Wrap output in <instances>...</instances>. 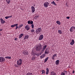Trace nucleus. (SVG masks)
Returning <instances> with one entry per match:
<instances>
[{
	"mask_svg": "<svg viewBox=\"0 0 75 75\" xmlns=\"http://www.w3.org/2000/svg\"><path fill=\"white\" fill-rule=\"evenodd\" d=\"M22 59H19L17 61L16 63L18 66H20L22 64Z\"/></svg>",
	"mask_w": 75,
	"mask_h": 75,
	"instance_id": "1",
	"label": "nucleus"
},
{
	"mask_svg": "<svg viewBox=\"0 0 75 75\" xmlns=\"http://www.w3.org/2000/svg\"><path fill=\"white\" fill-rule=\"evenodd\" d=\"M35 49L37 51H41L42 49V47H41V45H40L37 46L36 47Z\"/></svg>",
	"mask_w": 75,
	"mask_h": 75,
	"instance_id": "2",
	"label": "nucleus"
},
{
	"mask_svg": "<svg viewBox=\"0 0 75 75\" xmlns=\"http://www.w3.org/2000/svg\"><path fill=\"white\" fill-rule=\"evenodd\" d=\"M41 31V28H40L37 29L36 30V33L37 34H39L40 32Z\"/></svg>",
	"mask_w": 75,
	"mask_h": 75,
	"instance_id": "3",
	"label": "nucleus"
},
{
	"mask_svg": "<svg viewBox=\"0 0 75 75\" xmlns=\"http://www.w3.org/2000/svg\"><path fill=\"white\" fill-rule=\"evenodd\" d=\"M6 61V59L3 57H0V62H3Z\"/></svg>",
	"mask_w": 75,
	"mask_h": 75,
	"instance_id": "4",
	"label": "nucleus"
},
{
	"mask_svg": "<svg viewBox=\"0 0 75 75\" xmlns=\"http://www.w3.org/2000/svg\"><path fill=\"white\" fill-rule=\"evenodd\" d=\"M49 5V3L48 2H46L44 4V6L46 8L48 7Z\"/></svg>",
	"mask_w": 75,
	"mask_h": 75,
	"instance_id": "5",
	"label": "nucleus"
},
{
	"mask_svg": "<svg viewBox=\"0 0 75 75\" xmlns=\"http://www.w3.org/2000/svg\"><path fill=\"white\" fill-rule=\"evenodd\" d=\"M31 10H32L31 12L32 13H34L35 12V7L33 6H32L31 7Z\"/></svg>",
	"mask_w": 75,
	"mask_h": 75,
	"instance_id": "6",
	"label": "nucleus"
},
{
	"mask_svg": "<svg viewBox=\"0 0 75 75\" xmlns=\"http://www.w3.org/2000/svg\"><path fill=\"white\" fill-rule=\"evenodd\" d=\"M75 27L74 26H72L70 28L69 30L70 31L72 32H73V31H74V30H75Z\"/></svg>",
	"mask_w": 75,
	"mask_h": 75,
	"instance_id": "7",
	"label": "nucleus"
},
{
	"mask_svg": "<svg viewBox=\"0 0 75 75\" xmlns=\"http://www.w3.org/2000/svg\"><path fill=\"white\" fill-rule=\"evenodd\" d=\"M44 38V35H40L39 38V40H42Z\"/></svg>",
	"mask_w": 75,
	"mask_h": 75,
	"instance_id": "8",
	"label": "nucleus"
},
{
	"mask_svg": "<svg viewBox=\"0 0 75 75\" xmlns=\"http://www.w3.org/2000/svg\"><path fill=\"white\" fill-rule=\"evenodd\" d=\"M25 29H26L27 31H28L30 29V26L28 25H27L25 27Z\"/></svg>",
	"mask_w": 75,
	"mask_h": 75,
	"instance_id": "9",
	"label": "nucleus"
},
{
	"mask_svg": "<svg viewBox=\"0 0 75 75\" xmlns=\"http://www.w3.org/2000/svg\"><path fill=\"white\" fill-rule=\"evenodd\" d=\"M0 21L1 24H4V23H5L6 22L5 21L3 20V19L2 18H0Z\"/></svg>",
	"mask_w": 75,
	"mask_h": 75,
	"instance_id": "10",
	"label": "nucleus"
},
{
	"mask_svg": "<svg viewBox=\"0 0 75 75\" xmlns=\"http://www.w3.org/2000/svg\"><path fill=\"white\" fill-rule=\"evenodd\" d=\"M57 55L56 54H54L51 57V58L53 60H54L55 59V57L57 56Z\"/></svg>",
	"mask_w": 75,
	"mask_h": 75,
	"instance_id": "11",
	"label": "nucleus"
},
{
	"mask_svg": "<svg viewBox=\"0 0 75 75\" xmlns=\"http://www.w3.org/2000/svg\"><path fill=\"white\" fill-rule=\"evenodd\" d=\"M28 38H29V36H28V35H26L24 36V40H25L26 39H28Z\"/></svg>",
	"mask_w": 75,
	"mask_h": 75,
	"instance_id": "12",
	"label": "nucleus"
},
{
	"mask_svg": "<svg viewBox=\"0 0 75 75\" xmlns=\"http://www.w3.org/2000/svg\"><path fill=\"white\" fill-rule=\"evenodd\" d=\"M49 53V50H48V49L46 48L45 52V54H47Z\"/></svg>",
	"mask_w": 75,
	"mask_h": 75,
	"instance_id": "13",
	"label": "nucleus"
},
{
	"mask_svg": "<svg viewBox=\"0 0 75 75\" xmlns=\"http://www.w3.org/2000/svg\"><path fill=\"white\" fill-rule=\"evenodd\" d=\"M23 54H24L25 55H28V52L27 50H25L23 52Z\"/></svg>",
	"mask_w": 75,
	"mask_h": 75,
	"instance_id": "14",
	"label": "nucleus"
},
{
	"mask_svg": "<svg viewBox=\"0 0 75 75\" xmlns=\"http://www.w3.org/2000/svg\"><path fill=\"white\" fill-rule=\"evenodd\" d=\"M33 21H28V23L29 24H33Z\"/></svg>",
	"mask_w": 75,
	"mask_h": 75,
	"instance_id": "15",
	"label": "nucleus"
},
{
	"mask_svg": "<svg viewBox=\"0 0 75 75\" xmlns=\"http://www.w3.org/2000/svg\"><path fill=\"white\" fill-rule=\"evenodd\" d=\"M59 60H57L55 62V64L56 65H59Z\"/></svg>",
	"mask_w": 75,
	"mask_h": 75,
	"instance_id": "16",
	"label": "nucleus"
},
{
	"mask_svg": "<svg viewBox=\"0 0 75 75\" xmlns=\"http://www.w3.org/2000/svg\"><path fill=\"white\" fill-rule=\"evenodd\" d=\"M74 43H75V42L74 41V40L73 39L72 40V41L70 43V45H73L74 44Z\"/></svg>",
	"mask_w": 75,
	"mask_h": 75,
	"instance_id": "17",
	"label": "nucleus"
},
{
	"mask_svg": "<svg viewBox=\"0 0 75 75\" xmlns=\"http://www.w3.org/2000/svg\"><path fill=\"white\" fill-rule=\"evenodd\" d=\"M50 75H56V73L54 72V71H52L51 72Z\"/></svg>",
	"mask_w": 75,
	"mask_h": 75,
	"instance_id": "18",
	"label": "nucleus"
},
{
	"mask_svg": "<svg viewBox=\"0 0 75 75\" xmlns=\"http://www.w3.org/2000/svg\"><path fill=\"white\" fill-rule=\"evenodd\" d=\"M46 48H47V45H45L42 48V51H44L45 49H46Z\"/></svg>",
	"mask_w": 75,
	"mask_h": 75,
	"instance_id": "19",
	"label": "nucleus"
},
{
	"mask_svg": "<svg viewBox=\"0 0 75 75\" xmlns=\"http://www.w3.org/2000/svg\"><path fill=\"white\" fill-rule=\"evenodd\" d=\"M48 73H49V69H48V68H47L46 72V75H48Z\"/></svg>",
	"mask_w": 75,
	"mask_h": 75,
	"instance_id": "20",
	"label": "nucleus"
},
{
	"mask_svg": "<svg viewBox=\"0 0 75 75\" xmlns=\"http://www.w3.org/2000/svg\"><path fill=\"white\" fill-rule=\"evenodd\" d=\"M24 35V34H21V35H20L19 38L20 39V38H21Z\"/></svg>",
	"mask_w": 75,
	"mask_h": 75,
	"instance_id": "21",
	"label": "nucleus"
},
{
	"mask_svg": "<svg viewBox=\"0 0 75 75\" xmlns=\"http://www.w3.org/2000/svg\"><path fill=\"white\" fill-rule=\"evenodd\" d=\"M11 17H12V15L9 16H6L5 18L6 19H8V18H11Z\"/></svg>",
	"mask_w": 75,
	"mask_h": 75,
	"instance_id": "22",
	"label": "nucleus"
},
{
	"mask_svg": "<svg viewBox=\"0 0 75 75\" xmlns=\"http://www.w3.org/2000/svg\"><path fill=\"white\" fill-rule=\"evenodd\" d=\"M56 23L58 25H60L61 24V22L59 21H56Z\"/></svg>",
	"mask_w": 75,
	"mask_h": 75,
	"instance_id": "23",
	"label": "nucleus"
},
{
	"mask_svg": "<svg viewBox=\"0 0 75 75\" xmlns=\"http://www.w3.org/2000/svg\"><path fill=\"white\" fill-rule=\"evenodd\" d=\"M45 55H44V54L42 55L40 57L41 59H42V58H44L45 57Z\"/></svg>",
	"mask_w": 75,
	"mask_h": 75,
	"instance_id": "24",
	"label": "nucleus"
},
{
	"mask_svg": "<svg viewBox=\"0 0 75 75\" xmlns=\"http://www.w3.org/2000/svg\"><path fill=\"white\" fill-rule=\"evenodd\" d=\"M5 58L6 59H11V57L7 56L6 57H5Z\"/></svg>",
	"mask_w": 75,
	"mask_h": 75,
	"instance_id": "25",
	"label": "nucleus"
},
{
	"mask_svg": "<svg viewBox=\"0 0 75 75\" xmlns=\"http://www.w3.org/2000/svg\"><path fill=\"white\" fill-rule=\"evenodd\" d=\"M48 58H49V57H47L44 60V62H46L47 61H48Z\"/></svg>",
	"mask_w": 75,
	"mask_h": 75,
	"instance_id": "26",
	"label": "nucleus"
},
{
	"mask_svg": "<svg viewBox=\"0 0 75 75\" xmlns=\"http://www.w3.org/2000/svg\"><path fill=\"white\" fill-rule=\"evenodd\" d=\"M51 4H54V5H55V6L57 5H56V3H55V2L54 1H52V2H51Z\"/></svg>",
	"mask_w": 75,
	"mask_h": 75,
	"instance_id": "27",
	"label": "nucleus"
},
{
	"mask_svg": "<svg viewBox=\"0 0 75 75\" xmlns=\"http://www.w3.org/2000/svg\"><path fill=\"white\" fill-rule=\"evenodd\" d=\"M17 25L16 24H15L14 25H11V27H12V28H13V27H15Z\"/></svg>",
	"mask_w": 75,
	"mask_h": 75,
	"instance_id": "28",
	"label": "nucleus"
},
{
	"mask_svg": "<svg viewBox=\"0 0 75 75\" xmlns=\"http://www.w3.org/2000/svg\"><path fill=\"white\" fill-rule=\"evenodd\" d=\"M6 2H7L8 4H10V0H6Z\"/></svg>",
	"mask_w": 75,
	"mask_h": 75,
	"instance_id": "29",
	"label": "nucleus"
},
{
	"mask_svg": "<svg viewBox=\"0 0 75 75\" xmlns=\"http://www.w3.org/2000/svg\"><path fill=\"white\" fill-rule=\"evenodd\" d=\"M39 17V16H35V17H34V19H37V18H38V17Z\"/></svg>",
	"mask_w": 75,
	"mask_h": 75,
	"instance_id": "30",
	"label": "nucleus"
},
{
	"mask_svg": "<svg viewBox=\"0 0 75 75\" xmlns=\"http://www.w3.org/2000/svg\"><path fill=\"white\" fill-rule=\"evenodd\" d=\"M23 24H21L19 25L18 28H20L21 27H23Z\"/></svg>",
	"mask_w": 75,
	"mask_h": 75,
	"instance_id": "31",
	"label": "nucleus"
},
{
	"mask_svg": "<svg viewBox=\"0 0 75 75\" xmlns=\"http://www.w3.org/2000/svg\"><path fill=\"white\" fill-rule=\"evenodd\" d=\"M58 33H59V34H62V31L61 30H59L58 31Z\"/></svg>",
	"mask_w": 75,
	"mask_h": 75,
	"instance_id": "32",
	"label": "nucleus"
},
{
	"mask_svg": "<svg viewBox=\"0 0 75 75\" xmlns=\"http://www.w3.org/2000/svg\"><path fill=\"white\" fill-rule=\"evenodd\" d=\"M17 24V25H16V26H15L16 27V28H15L16 30H17V29H18V24Z\"/></svg>",
	"mask_w": 75,
	"mask_h": 75,
	"instance_id": "33",
	"label": "nucleus"
},
{
	"mask_svg": "<svg viewBox=\"0 0 75 75\" xmlns=\"http://www.w3.org/2000/svg\"><path fill=\"white\" fill-rule=\"evenodd\" d=\"M31 54H32V55H35V52H31Z\"/></svg>",
	"mask_w": 75,
	"mask_h": 75,
	"instance_id": "34",
	"label": "nucleus"
},
{
	"mask_svg": "<svg viewBox=\"0 0 75 75\" xmlns=\"http://www.w3.org/2000/svg\"><path fill=\"white\" fill-rule=\"evenodd\" d=\"M42 74H45V71L44 70H42Z\"/></svg>",
	"mask_w": 75,
	"mask_h": 75,
	"instance_id": "35",
	"label": "nucleus"
},
{
	"mask_svg": "<svg viewBox=\"0 0 75 75\" xmlns=\"http://www.w3.org/2000/svg\"><path fill=\"white\" fill-rule=\"evenodd\" d=\"M34 31H35V30H34L33 29H32L31 30V33H34Z\"/></svg>",
	"mask_w": 75,
	"mask_h": 75,
	"instance_id": "36",
	"label": "nucleus"
},
{
	"mask_svg": "<svg viewBox=\"0 0 75 75\" xmlns=\"http://www.w3.org/2000/svg\"><path fill=\"white\" fill-rule=\"evenodd\" d=\"M31 26L32 27V28H33V29H34V24H32L31 25Z\"/></svg>",
	"mask_w": 75,
	"mask_h": 75,
	"instance_id": "37",
	"label": "nucleus"
},
{
	"mask_svg": "<svg viewBox=\"0 0 75 75\" xmlns=\"http://www.w3.org/2000/svg\"><path fill=\"white\" fill-rule=\"evenodd\" d=\"M35 59V57H33L32 58V60H34Z\"/></svg>",
	"mask_w": 75,
	"mask_h": 75,
	"instance_id": "38",
	"label": "nucleus"
},
{
	"mask_svg": "<svg viewBox=\"0 0 75 75\" xmlns=\"http://www.w3.org/2000/svg\"><path fill=\"white\" fill-rule=\"evenodd\" d=\"M61 75H65V73L62 72L61 73Z\"/></svg>",
	"mask_w": 75,
	"mask_h": 75,
	"instance_id": "39",
	"label": "nucleus"
},
{
	"mask_svg": "<svg viewBox=\"0 0 75 75\" xmlns=\"http://www.w3.org/2000/svg\"><path fill=\"white\" fill-rule=\"evenodd\" d=\"M35 55H37V56H39V55H40V54L39 53H36Z\"/></svg>",
	"mask_w": 75,
	"mask_h": 75,
	"instance_id": "40",
	"label": "nucleus"
},
{
	"mask_svg": "<svg viewBox=\"0 0 75 75\" xmlns=\"http://www.w3.org/2000/svg\"><path fill=\"white\" fill-rule=\"evenodd\" d=\"M70 18V17L69 16H68L66 17V18H67V19H69Z\"/></svg>",
	"mask_w": 75,
	"mask_h": 75,
	"instance_id": "41",
	"label": "nucleus"
},
{
	"mask_svg": "<svg viewBox=\"0 0 75 75\" xmlns=\"http://www.w3.org/2000/svg\"><path fill=\"white\" fill-rule=\"evenodd\" d=\"M63 72H64V74H67V71H64Z\"/></svg>",
	"mask_w": 75,
	"mask_h": 75,
	"instance_id": "42",
	"label": "nucleus"
},
{
	"mask_svg": "<svg viewBox=\"0 0 75 75\" xmlns=\"http://www.w3.org/2000/svg\"><path fill=\"white\" fill-rule=\"evenodd\" d=\"M15 67H18V66L17 65V64H15Z\"/></svg>",
	"mask_w": 75,
	"mask_h": 75,
	"instance_id": "43",
	"label": "nucleus"
},
{
	"mask_svg": "<svg viewBox=\"0 0 75 75\" xmlns=\"http://www.w3.org/2000/svg\"><path fill=\"white\" fill-rule=\"evenodd\" d=\"M17 38H15L14 39V40H15V41H16V40H17Z\"/></svg>",
	"mask_w": 75,
	"mask_h": 75,
	"instance_id": "44",
	"label": "nucleus"
},
{
	"mask_svg": "<svg viewBox=\"0 0 75 75\" xmlns=\"http://www.w3.org/2000/svg\"><path fill=\"white\" fill-rule=\"evenodd\" d=\"M3 31V29H0V31Z\"/></svg>",
	"mask_w": 75,
	"mask_h": 75,
	"instance_id": "45",
	"label": "nucleus"
},
{
	"mask_svg": "<svg viewBox=\"0 0 75 75\" xmlns=\"http://www.w3.org/2000/svg\"><path fill=\"white\" fill-rule=\"evenodd\" d=\"M72 73H73V74H74V73H75V71H74V70H73V71Z\"/></svg>",
	"mask_w": 75,
	"mask_h": 75,
	"instance_id": "46",
	"label": "nucleus"
},
{
	"mask_svg": "<svg viewBox=\"0 0 75 75\" xmlns=\"http://www.w3.org/2000/svg\"><path fill=\"white\" fill-rule=\"evenodd\" d=\"M54 28H55V27H53L52 28V30H54Z\"/></svg>",
	"mask_w": 75,
	"mask_h": 75,
	"instance_id": "47",
	"label": "nucleus"
},
{
	"mask_svg": "<svg viewBox=\"0 0 75 75\" xmlns=\"http://www.w3.org/2000/svg\"><path fill=\"white\" fill-rule=\"evenodd\" d=\"M59 0H56V1H59Z\"/></svg>",
	"mask_w": 75,
	"mask_h": 75,
	"instance_id": "48",
	"label": "nucleus"
},
{
	"mask_svg": "<svg viewBox=\"0 0 75 75\" xmlns=\"http://www.w3.org/2000/svg\"><path fill=\"white\" fill-rule=\"evenodd\" d=\"M1 35V33H0V36Z\"/></svg>",
	"mask_w": 75,
	"mask_h": 75,
	"instance_id": "49",
	"label": "nucleus"
}]
</instances>
